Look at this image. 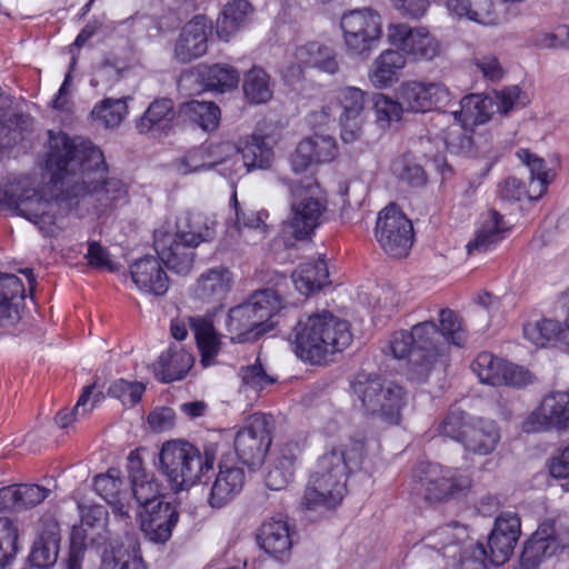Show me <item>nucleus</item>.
Returning a JSON list of instances; mask_svg holds the SVG:
<instances>
[{
  "label": "nucleus",
  "mask_w": 569,
  "mask_h": 569,
  "mask_svg": "<svg viewBox=\"0 0 569 569\" xmlns=\"http://www.w3.org/2000/svg\"><path fill=\"white\" fill-rule=\"evenodd\" d=\"M14 489L20 510L36 507L50 493L48 488L39 485H16Z\"/></svg>",
  "instance_id": "64"
},
{
  "label": "nucleus",
  "mask_w": 569,
  "mask_h": 569,
  "mask_svg": "<svg viewBox=\"0 0 569 569\" xmlns=\"http://www.w3.org/2000/svg\"><path fill=\"white\" fill-rule=\"evenodd\" d=\"M123 480L118 469H109L107 473L94 478L93 488L111 507L114 516L124 521L126 526L131 520L132 506L122 491Z\"/></svg>",
  "instance_id": "27"
},
{
  "label": "nucleus",
  "mask_w": 569,
  "mask_h": 569,
  "mask_svg": "<svg viewBox=\"0 0 569 569\" xmlns=\"http://www.w3.org/2000/svg\"><path fill=\"white\" fill-rule=\"evenodd\" d=\"M466 127L458 122L443 131V141L449 152L459 156H468L472 152L473 140Z\"/></svg>",
  "instance_id": "53"
},
{
  "label": "nucleus",
  "mask_w": 569,
  "mask_h": 569,
  "mask_svg": "<svg viewBox=\"0 0 569 569\" xmlns=\"http://www.w3.org/2000/svg\"><path fill=\"white\" fill-rule=\"evenodd\" d=\"M569 429V392L555 391L547 395L537 411L523 423L526 432L565 431Z\"/></svg>",
  "instance_id": "16"
},
{
  "label": "nucleus",
  "mask_w": 569,
  "mask_h": 569,
  "mask_svg": "<svg viewBox=\"0 0 569 569\" xmlns=\"http://www.w3.org/2000/svg\"><path fill=\"white\" fill-rule=\"evenodd\" d=\"M347 56L368 60L382 38V18L371 8L353 9L340 18Z\"/></svg>",
  "instance_id": "8"
},
{
  "label": "nucleus",
  "mask_w": 569,
  "mask_h": 569,
  "mask_svg": "<svg viewBox=\"0 0 569 569\" xmlns=\"http://www.w3.org/2000/svg\"><path fill=\"white\" fill-rule=\"evenodd\" d=\"M420 482L425 490V499L430 502L445 501L470 487L468 476L456 469H445L438 465H428Z\"/></svg>",
  "instance_id": "18"
},
{
  "label": "nucleus",
  "mask_w": 569,
  "mask_h": 569,
  "mask_svg": "<svg viewBox=\"0 0 569 569\" xmlns=\"http://www.w3.org/2000/svg\"><path fill=\"white\" fill-rule=\"evenodd\" d=\"M373 110L378 124L387 128L392 122H398L406 109L401 100H393L383 93H377L373 97Z\"/></svg>",
  "instance_id": "51"
},
{
  "label": "nucleus",
  "mask_w": 569,
  "mask_h": 569,
  "mask_svg": "<svg viewBox=\"0 0 569 569\" xmlns=\"http://www.w3.org/2000/svg\"><path fill=\"white\" fill-rule=\"evenodd\" d=\"M132 496L141 510L166 500L153 475L131 482Z\"/></svg>",
  "instance_id": "54"
},
{
  "label": "nucleus",
  "mask_w": 569,
  "mask_h": 569,
  "mask_svg": "<svg viewBox=\"0 0 569 569\" xmlns=\"http://www.w3.org/2000/svg\"><path fill=\"white\" fill-rule=\"evenodd\" d=\"M217 451V446L212 443L206 446L201 455L199 449L188 441H167L159 453L160 470L173 490H184L213 469Z\"/></svg>",
  "instance_id": "5"
},
{
  "label": "nucleus",
  "mask_w": 569,
  "mask_h": 569,
  "mask_svg": "<svg viewBox=\"0 0 569 569\" xmlns=\"http://www.w3.org/2000/svg\"><path fill=\"white\" fill-rule=\"evenodd\" d=\"M521 533V521L515 512L500 513L488 537L489 560L495 566L505 563L513 553Z\"/></svg>",
  "instance_id": "20"
},
{
  "label": "nucleus",
  "mask_w": 569,
  "mask_h": 569,
  "mask_svg": "<svg viewBox=\"0 0 569 569\" xmlns=\"http://www.w3.org/2000/svg\"><path fill=\"white\" fill-rule=\"evenodd\" d=\"M352 393L361 403L366 416L379 418L386 423L398 425L407 403L406 390L376 372H359L350 382Z\"/></svg>",
  "instance_id": "6"
},
{
  "label": "nucleus",
  "mask_w": 569,
  "mask_h": 569,
  "mask_svg": "<svg viewBox=\"0 0 569 569\" xmlns=\"http://www.w3.org/2000/svg\"><path fill=\"white\" fill-rule=\"evenodd\" d=\"M100 569H146L138 543L130 539L103 556Z\"/></svg>",
  "instance_id": "47"
},
{
  "label": "nucleus",
  "mask_w": 569,
  "mask_h": 569,
  "mask_svg": "<svg viewBox=\"0 0 569 569\" xmlns=\"http://www.w3.org/2000/svg\"><path fill=\"white\" fill-rule=\"evenodd\" d=\"M440 337L455 346H462L466 333L459 316L451 309H441L439 312Z\"/></svg>",
  "instance_id": "57"
},
{
  "label": "nucleus",
  "mask_w": 569,
  "mask_h": 569,
  "mask_svg": "<svg viewBox=\"0 0 569 569\" xmlns=\"http://www.w3.org/2000/svg\"><path fill=\"white\" fill-rule=\"evenodd\" d=\"M180 114L204 131H213L220 121V109L211 101L191 100L180 107Z\"/></svg>",
  "instance_id": "45"
},
{
  "label": "nucleus",
  "mask_w": 569,
  "mask_h": 569,
  "mask_svg": "<svg viewBox=\"0 0 569 569\" xmlns=\"http://www.w3.org/2000/svg\"><path fill=\"white\" fill-rule=\"evenodd\" d=\"M144 392V386L140 382H130L123 379L114 381L108 389V393L119 399L124 406H134Z\"/></svg>",
  "instance_id": "62"
},
{
  "label": "nucleus",
  "mask_w": 569,
  "mask_h": 569,
  "mask_svg": "<svg viewBox=\"0 0 569 569\" xmlns=\"http://www.w3.org/2000/svg\"><path fill=\"white\" fill-rule=\"evenodd\" d=\"M47 169L54 183L70 189L72 197L91 194L101 208L111 207L127 194L124 183L118 178L107 177V164L102 151L81 137L70 138L66 133L49 132Z\"/></svg>",
  "instance_id": "1"
},
{
  "label": "nucleus",
  "mask_w": 569,
  "mask_h": 569,
  "mask_svg": "<svg viewBox=\"0 0 569 569\" xmlns=\"http://www.w3.org/2000/svg\"><path fill=\"white\" fill-rule=\"evenodd\" d=\"M268 73L259 67L251 68L243 79V93L252 103H264L272 97Z\"/></svg>",
  "instance_id": "48"
},
{
  "label": "nucleus",
  "mask_w": 569,
  "mask_h": 569,
  "mask_svg": "<svg viewBox=\"0 0 569 569\" xmlns=\"http://www.w3.org/2000/svg\"><path fill=\"white\" fill-rule=\"evenodd\" d=\"M492 106L493 100L491 98L472 93L461 99L460 110L455 111L453 116L463 126L482 124L490 119Z\"/></svg>",
  "instance_id": "43"
},
{
  "label": "nucleus",
  "mask_w": 569,
  "mask_h": 569,
  "mask_svg": "<svg viewBox=\"0 0 569 569\" xmlns=\"http://www.w3.org/2000/svg\"><path fill=\"white\" fill-rule=\"evenodd\" d=\"M563 328L552 319L529 322L523 327L525 337L537 347H546L556 340L562 341Z\"/></svg>",
  "instance_id": "49"
},
{
  "label": "nucleus",
  "mask_w": 569,
  "mask_h": 569,
  "mask_svg": "<svg viewBox=\"0 0 569 569\" xmlns=\"http://www.w3.org/2000/svg\"><path fill=\"white\" fill-rule=\"evenodd\" d=\"M158 257L146 256L130 267L132 281L139 290L161 297L169 289V278Z\"/></svg>",
  "instance_id": "26"
},
{
  "label": "nucleus",
  "mask_w": 569,
  "mask_h": 569,
  "mask_svg": "<svg viewBox=\"0 0 569 569\" xmlns=\"http://www.w3.org/2000/svg\"><path fill=\"white\" fill-rule=\"evenodd\" d=\"M232 283L228 268L209 269L198 279L194 296L203 302H220L229 292Z\"/></svg>",
  "instance_id": "35"
},
{
  "label": "nucleus",
  "mask_w": 569,
  "mask_h": 569,
  "mask_svg": "<svg viewBox=\"0 0 569 569\" xmlns=\"http://www.w3.org/2000/svg\"><path fill=\"white\" fill-rule=\"evenodd\" d=\"M192 366V355L173 343L153 363V372L160 381L168 383L182 379Z\"/></svg>",
  "instance_id": "32"
},
{
  "label": "nucleus",
  "mask_w": 569,
  "mask_h": 569,
  "mask_svg": "<svg viewBox=\"0 0 569 569\" xmlns=\"http://www.w3.org/2000/svg\"><path fill=\"white\" fill-rule=\"evenodd\" d=\"M280 295L272 288L256 290L249 299L231 308L226 320L232 341H256L273 329V317L282 309Z\"/></svg>",
  "instance_id": "4"
},
{
  "label": "nucleus",
  "mask_w": 569,
  "mask_h": 569,
  "mask_svg": "<svg viewBox=\"0 0 569 569\" xmlns=\"http://www.w3.org/2000/svg\"><path fill=\"white\" fill-rule=\"evenodd\" d=\"M295 58L299 63L298 68H293L298 76L301 74V66L316 68L329 74H336L340 68L337 51L332 47L319 42H309L298 47Z\"/></svg>",
  "instance_id": "31"
},
{
  "label": "nucleus",
  "mask_w": 569,
  "mask_h": 569,
  "mask_svg": "<svg viewBox=\"0 0 569 569\" xmlns=\"http://www.w3.org/2000/svg\"><path fill=\"white\" fill-rule=\"evenodd\" d=\"M517 154L519 159L526 163L530 171V188L537 183L539 188L538 197H540L546 191V188L549 183L545 160L537 157L536 154H532L527 149H520Z\"/></svg>",
  "instance_id": "59"
},
{
  "label": "nucleus",
  "mask_w": 569,
  "mask_h": 569,
  "mask_svg": "<svg viewBox=\"0 0 569 569\" xmlns=\"http://www.w3.org/2000/svg\"><path fill=\"white\" fill-rule=\"evenodd\" d=\"M244 471L234 465L221 460L219 472L211 486L208 503L212 508H222L232 501L244 486Z\"/></svg>",
  "instance_id": "28"
},
{
  "label": "nucleus",
  "mask_w": 569,
  "mask_h": 569,
  "mask_svg": "<svg viewBox=\"0 0 569 569\" xmlns=\"http://www.w3.org/2000/svg\"><path fill=\"white\" fill-rule=\"evenodd\" d=\"M407 64L406 56L393 49L382 51L372 62L369 79L376 88L391 87L398 80V72Z\"/></svg>",
  "instance_id": "34"
},
{
  "label": "nucleus",
  "mask_w": 569,
  "mask_h": 569,
  "mask_svg": "<svg viewBox=\"0 0 569 569\" xmlns=\"http://www.w3.org/2000/svg\"><path fill=\"white\" fill-rule=\"evenodd\" d=\"M258 542L267 553L280 561H286L292 547L286 519L277 516L264 521L260 527Z\"/></svg>",
  "instance_id": "30"
},
{
  "label": "nucleus",
  "mask_w": 569,
  "mask_h": 569,
  "mask_svg": "<svg viewBox=\"0 0 569 569\" xmlns=\"http://www.w3.org/2000/svg\"><path fill=\"white\" fill-rule=\"evenodd\" d=\"M565 527L555 528V523L543 522L533 532L526 542L520 565L526 568L536 569V567L546 558L553 556L561 548L559 532Z\"/></svg>",
  "instance_id": "25"
},
{
  "label": "nucleus",
  "mask_w": 569,
  "mask_h": 569,
  "mask_svg": "<svg viewBox=\"0 0 569 569\" xmlns=\"http://www.w3.org/2000/svg\"><path fill=\"white\" fill-rule=\"evenodd\" d=\"M365 455L366 437L360 433L327 450L310 476L301 506L309 510L338 506L346 495L349 475L360 467Z\"/></svg>",
  "instance_id": "2"
},
{
  "label": "nucleus",
  "mask_w": 569,
  "mask_h": 569,
  "mask_svg": "<svg viewBox=\"0 0 569 569\" xmlns=\"http://www.w3.org/2000/svg\"><path fill=\"white\" fill-rule=\"evenodd\" d=\"M375 236L388 256L401 259L408 256L412 247L413 227L400 210L389 206L379 212Z\"/></svg>",
  "instance_id": "11"
},
{
  "label": "nucleus",
  "mask_w": 569,
  "mask_h": 569,
  "mask_svg": "<svg viewBox=\"0 0 569 569\" xmlns=\"http://www.w3.org/2000/svg\"><path fill=\"white\" fill-rule=\"evenodd\" d=\"M336 100L342 110L340 116L360 117L366 108V92L357 87L339 89Z\"/></svg>",
  "instance_id": "58"
},
{
  "label": "nucleus",
  "mask_w": 569,
  "mask_h": 569,
  "mask_svg": "<svg viewBox=\"0 0 569 569\" xmlns=\"http://www.w3.org/2000/svg\"><path fill=\"white\" fill-rule=\"evenodd\" d=\"M17 297H24V286L11 273H0V325L12 326L20 316L18 307L12 302Z\"/></svg>",
  "instance_id": "40"
},
{
  "label": "nucleus",
  "mask_w": 569,
  "mask_h": 569,
  "mask_svg": "<svg viewBox=\"0 0 569 569\" xmlns=\"http://www.w3.org/2000/svg\"><path fill=\"white\" fill-rule=\"evenodd\" d=\"M128 112L126 100L104 99L99 106H96L91 114L96 121L107 128L118 127Z\"/></svg>",
  "instance_id": "50"
},
{
  "label": "nucleus",
  "mask_w": 569,
  "mask_h": 569,
  "mask_svg": "<svg viewBox=\"0 0 569 569\" xmlns=\"http://www.w3.org/2000/svg\"><path fill=\"white\" fill-rule=\"evenodd\" d=\"M274 419L271 415L253 413L234 437V450L250 468L262 465L272 443Z\"/></svg>",
  "instance_id": "10"
},
{
  "label": "nucleus",
  "mask_w": 569,
  "mask_h": 569,
  "mask_svg": "<svg viewBox=\"0 0 569 569\" xmlns=\"http://www.w3.org/2000/svg\"><path fill=\"white\" fill-rule=\"evenodd\" d=\"M388 41L413 61H431L441 53V43L425 28H411L406 23H391Z\"/></svg>",
  "instance_id": "14"
},
{
  "label": "nucleus",
  "mask_w": 569,
  "mask_h": 569,
  "mask_svg": "<svg viewBox=\"0 0 569 569\" xmlns=\"http://www.w3.org/2000/svg\"><path fill=\"white\" fill-rule=\"evenodd\" d=\"M178 239L198 247L213 237L214 222L201 212H183L176 222Z\"/></svg>",
  "instance_id": "36"
},
{
  "label": "nucleus",
  "mask_w": 569,
  "mask_h": 569,
  "mask_svg": "<svg viewBox=\"0 0 569 569\" xmlns=\"http://www.w3.org/2000/svg\"><path fill=\"white\" fill-rule=\"evenodd\" d=\"M301 450L300 442L293 440L286 441L273 450L264 480L269 489L281 490L288 486L293 478Z\"/></svg>",
  "instance_id": "24"
},
{
  "label": "nucleus",
  "mask_w": 569,
  "mask_h": 569,
  "mask_svg": "<svg viewBox=\"0 0 569 569\" xmlns=\"http://www.w3.org/2000/svg\"><path fill=\"white\" fill-rule=\"evenodd\" d=\"M211 23L204 16H196L181 29L173 46V59L182 64L204 56L208 51V37Z\"/></svg>",
  "instance_id": "19"
},
{
  "label": "nucleus",
  "mask_w": 569,
  "mask_h": 569,
  "mask_svg": "<svg viewBox=\"0 0 569 569\" xmlns=\"http://www.w3.org/2000/svg\"><path fill=\"white\" fill-rule=\"evenodd\" d=\"M239 377L241 378L242 386L256 393L263 391L276 382V378L266 372L259 358L256 359L253 365L242 367L239 371Z\"/></svg>",
  "instance_id": "56"
},
{
  "label": "nucleus",
  "mask_w": 569,
  "mask_h": 569,
  "mask_svg": "<svg viewBox=\"0 0 569 569\" xmlns=\"http://www.w3.org/2000/svg\"><path fill=\"white\" fill-rule=\"evenodd\" d=\"M288 341L302 361L326 365L351 343L352 333L348 321L322 311L300 318Z\"/></svg>",
  "instance_id": "3"
},
{
  "label": "nucleus",
  "mask_w": 569,
  "mask_h": 569,
  "mask_svg": "<svg viewBox=\"0 0 569 569\" xmlns=\"http://www.w3.org/2000/svg\"><path fill=\"white\" fill-rule=\"evenodd\" d=\"M140 527L144 537L153 543H166L179 520V512L172 502L159 501L139 512Z\"/></svg>",
  "instance_id": "22"
},
{
  "label": "nucleus",
  "mask_w": 569,
  "mask_h": 569,
  "mask_svg": "<svg viewBox=\"0 0 569 569\" xmlns=\"http://www.w3.org/2000/svg\"><path fill=\"white\" fill-rule=\"evenodd\" d=\"M500 439V429L493 420L473 417L469 419L462 446L468 452L487 456L495 451Z\"/></svg>",
  "instance_id": "29"
},
{
  "label": "nucleus",
  "mask_w": 569,
  "mask_h": 569,
  "mask_svg": "<svg viewBox=\"0 0 569 569\" xmlns=\"http://www.w3.org/2000/svg\"><path fill=\"white\" fill-rule=\"evenodd\" d=\"M282 181L291 191L289 226L296 239H306L320 226L327 209L320 186L313 179L299 184Z\"/></svg>",
  "instance_id": "9"
},
{
  "label": "nucleus",
  "mask_w": 569,
  "mask_h": 569,
  "mask_svg": "<svg viewBox=\"0 0 569 569\" xmlns=\"http://www.w3.org/2000/svg\"><path fill=\"white\" fill-rule=\"evenodd\" d=\"M292 281L296 289L305 296L320 290L329 283L327 262L323 259H318L301 263L292 273Z\"/></svg>",
  "instance_id": "38"
},
{
  "label": "nucleus",
  "mask_w": 569,
  "mask_h": 569,
  "mask_svg": "<svg viewBox=\"0 0 569 569\" xmlns=\"http://www.w3.org/2000/svg\"><path fill=\"white\" fill-rule=\"evenodd\" d=\"M449 96V90L441 82L411 80L402 82L398 88V99L411 112H427L446 107Z\"/></svg>",
  "instance_id": "17"
},
{
  "label": "nucleus",
  "mask_w": 569,
  "mask_h": 569,
  "mask_svg": "<svg viewBox=\"0 0 569 569\" xmlns=\"http://www.w3.org/2000/svg\"><path fill=\"white\" fill-rule=\"evenodd\" d=\"M467 539V527L461 526L458 522H452L438 527L426 535L422 539V543L426 548L432 549L437 552H442L443 556H455L456 549H458Z\"/></svg>",
  "instance_id": "37"
},
{
  "label": "nucleus",
  "mask_w": 569,
  "mask_h": 569,
  "mask_svg": "<svg viewBox=\"0 0 569 569\" xmlns=\"http://www.w3.org/2000/svg\"><path fill=\"white\" fill-rule=\"evenodd\" d=\"M242 160L248 171L254 169L267 170L273 162L272 147L267 142V138L252 134L241 149Z\"/></svg>",
  "instance_id": "46"
},
{
  "label": "nucleus",
  "mask_w": 569,
  "mask_h": 569,
  "mask_svg": "<svg viewBox=\"0 0 569 569\" xmlns=\"http://www.w3.org/2000/svg\"><path fill=\"white\" fill-rule=\"evenodd\" d=\"M392 172L402 181L413 187L426 183V174L422 167L413 162L407 156L396 159L391 166Z\"/></svg>",
  "instance_id": "60"
},
{
  "label": "nucleus",
  "mask_w": 569,
  "mask_h": 569,
  "mask_svg": "<svg viewBox=\"0 0 569 569\" xmlns=\"http://www.w3.org/2000/svg\"><path fill=\"white\" fill-rule=\"evenodd\" d=\"M338 153L337 142L328 134H313L302 139L290 157L291 169L302 173L313 163L330 162Z\"/></svg>",
  "instance_id": "23"
},
{
  "label": "nucleus",
  "mask_w": 569,
  "mask_h": 569,
  "mask_svg": "<svg viewBox=\"0 0 569 569\" xmlns=\"http://www.w3.org/2000/svg\"><path fill=\"white\" fill-rule=\"evenodd\" d=\"M506 230L502 216L496 210H490L488 219L477 230L475 238L467 243L468 253L486 252L502 239Z\"/></svg>",
  "instance_id": "41"
},
{
  "label": "nucleus",
  "mask_w": 569,
  "mask_h": 569,
  "mask_svg": "<svg viewBox=\"0 0 569 569\" xmlns=\"http://www.w3.org/2000/svg\"><path fill=\"white\" fill-rule=\"evenodd\" d=\"M173 107V101L169 98H159L152 101L137 121L139 133L167 128L174 117Z\"/></svg>",
  "instance_id": "44"
},
{
  "label": "nucleus",
  "mask_w": 569,
  "mask_h": 569,
  "mask_svg": "<svg viewBox=\"0 0 569 569\" xmlns=\"http://www.w3.org/2000/svg\"><path fill=\"white\" fill-rule=\"evenodd\" d=\"M214 162L207 149L194 148L184 153L181 158L174 161V167L180 174H190L199 170L213 169Z\"/></svg>",
  "instance_id": "55"
},
{
  "label": "nucleus",
  "mask_w": 569,
  "mask_h": 569,
  "mask_svg": "<svg viewBox=\"0 0 569 569\" xmlns=\"http://www.w3.org/2000/svg\"><path fill=\"white\" fill-rule=\"evenodd\" d=\"M470 418L460 410H450L439 425V432L462 445Z\"/></svg>",
  "instance_id": "61"
},
{
  "label": "nucleus",
  "mask_w": 569,
  "mask_h": 569,
  "mask_svg": "<svg viewBox=\"0 0 569 569\" xmlns=\"http://www.w3.org/2000/svg\"><path fill=\"white\" fill-rule=\"evenodd\" d=\"M18 552V528L7 517H0V567L9 565Z\"/></svg>",
  "instance_id": "52"
},
{
  "label": "nucleus",
  "mask_w": 569,
  "mask_h": 569,
  "mask_svg": "<svg viewBox=\"0 0 569 569\" xmlns=\"http://www.w3.org/2000/svg\"><path fill=\"white\" fill-rule=\"evenodd\" d=\"M52 182H54L51 177ZM57 189H64L67 194L46 198L37 189L32 188L29 179H21V189L17 193L13 210L21 217L37 224L41 231L51 232L58 219L63 217L71 209V193L61 182L53 183Z\"/></svg>",
  "instance_id": "7"
},
{
  "label": "nucleus",
  "mask_w": 569,
  "mask_h": 569,
  "mask_svg": "<svg viewBox=\"0 0 569 569\" xmlns=\"http://www.w3.org/2000/svg\"><path fill=\"white\" fill-rule=\"evenodd\" d=\"M153 246L159 259L168 269L183 276L191 271L196 246L188 244L187 240L178 239L177 233L163 229L154 231Z\"/></svg>",
  "instance_id": "21"
},
{
  "label": "nucleus",
  "mask_w": 569,
  "mask_h": 569,
  "mask_svg": "<svg viewBox=\"0 0 569 569\" xmlns=\"http://www.w3.org/2000/svg\"><path fill=\"white\" fill-rule=\"evenodd\" d=\"M253 12L248 0H232L228 2L217 21V34L228 41L240 28L246 26Z\"/></svg>",
  "instance_id": "39"
},
{
  "label": "nucleus",
  "mask_w": 569,
  "mask_h": 569,
  "mask_svg": "<svg viewBox=\"0 0 569 569\" xmlns=\"http://www.w3.org/2000/svg\"><path fill=\"white\" fill-rule=\"evenodd\" d=\"M471 370L481 383L521 388L532 381L530 372L507 362L490 352H480L471 363Z\"/></svg>",
  "instance_id": "15"
},
{
  "label": "nucleus",
  "mask_w": 569,
  "mask_h": 569,
  "mask_svg": "<svg viewBox=\"0 0 569 569\" xmlns=\"http://www.w3.org/2000/svg\"><path fill=\"white\" fill-rule=\"evenodd\" d=\"M189 323L201 355V363L208 367L219 352V337L213 322L208 317L196 316L189 318Z\"/></svg>",
  "instance_id": "42"
},
{
  "label": "nucleus",
  "mask_w": 569,
  "mask_h": 569,
  "mask_svg": "<svg viewBox=\"0 0 569 569\" xmlns=\"http://www.w3.org/2000/svg\"><path fill=\"white\" fill-rule=\"evenodd\" d=\"M59 546V525L53 520L44 522L29 556L31 565L39 569L51 568L57 562Z\"/></svg>",
  "instance_id": "33"
},
{
  "label": "nucleus",
  "mask_w": 569,
  "mask_h": 569,
  "mask_svg": "<svg viewBox=\"0 0 569 569\" xmlns=\"http://www.w3.org/2000/svg\"><path fill=\"white\" fill-rule=\"evenodd\" d=\"M92 390L93 386L84 387L82 393L80 395L72 410L69 411L67 409H63L57 413L56 423L60 428L63 429L69 427L73 421L78 420L81 417H86L91 411L93 405H91L90 408H88L87 405L92 393Z\"/></svg>",
  "instance_id": "63"
},
{
  "label": "nucleus",
  "mask_w": 569,
  "mask_h": 569,
  "mask_svg": "<svg viewBox=\"0 0 569 569\" xmlns=\"http://www.w3.org/2000/svg\"><path fill=\"white\" fill-rule=\"evenodd\" d=\"M413 351L409 359V379L422 382L429 377L441 353L440 332L433 321H423L411 328Z\"/></svg>",
  "instance_id": "12"
},
{
  "label": "nucleus",
  "mask_w": 569,
  "mask_h": 569,
  "mask_svg": "<svg viewBox=\"0 0 569 569\" xmlns=\"http://www.w3.org/2000/svg\"><path fill=\"white\" fill-rule=\"evenodd\" d=\"M240 74L236 68L226 63L199 64L180 74L178 87L192 94L196 91H217L224 93L236 89Z\"/></svg>",
  "instance_id": "13"
}]
</instances>
